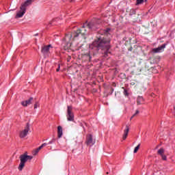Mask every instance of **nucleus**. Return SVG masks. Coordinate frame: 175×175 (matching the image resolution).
<instances>
[{
    "instance_id": "nucleus-1",
    "label": "nucleus",
    "mask_w": 175,
    "mask_h": 175,
    "mask_svg": "<svg viewBox=\"0 0 175 175\" xmlns=\"http://www.w3.org/2000/svg\"><path fill=\"white\" fill-rule=\"evenodd\" d=\"M110 49H111L110 39L99 37L90 45L89 53L85 54L84 57L89 60V62L96 61L95 56L99 53V50L104 51V57H109Z\"/></svg>"
},
{
    "instance_id": "nucleus-2",
    "label": "nucleus",
    "mask_w": 175,
    "mask_h": 175,
    "mask_svg": "<svg viewBox=\"0 0 175 175\" xmlns=\"http://www.w3.org/2000/svg\"><path fill=\"white\" fill-rule=\"evenodd\" d=\"M85 25H87V23H85L81 29H77L76 31H75L72 34H66L64 40L66 42H68V40H70L72 39V37L73 38H79V36H83V39H85V35H87V29H85Z\"/></svg>"
},
{
    "instance_id": "nucleus-3",
    "label": "nucleus",
    "mask_w": 175,
    "mask_h": 175,
    "mask_svg": "<svg viewBox=\"0 0 175 175\" xmlns=\"http://www.w3.org/2000/svg\"><path fill=\"white\" fill-rule=\"evenodd\" d=\"M33 159V156H27V155H21L19 157V159L21 161V163L19 164V166L18 167V170L21 172L23 169H24V167L25 166V163L28 162V161H31Z\"/></svg>"
},
{
    "instance_id": "nucleus-4",
    "label": "nucleus",
    "mask_w": 175,
    "mask_h": 175,
    "mask_svg": "<svg viewBox=\"0 0 175 175\" xmlns=\"http://www.w3.org/2000/svg\"><path fill=\"white\" fill-rule=\"evenodd\" d=\"M73 107L72 106L67 107V120L68 121H75V114L72 111Z\"/></svg>"
},
{
    "instance_id": "nucleus-5",
    "label": "nucleus",
    "mask_w": 175,
    "mask_h": 175,
    "mask_svg": "<svg viewBox=\"0 0 175 175\" xmlns=\"http://www.w3.org/2000/svg\"><path fill=\"white\" fill-rule=\"evenodd\" d=\"M29 129H30L29 123L27 122L26 124V126H25L24 130L20 132L19 137H21V139H24V137H25L28 135V132H29Z\"/></svg>"
},
{
    "instance_id": "nucleus-6",
    "label": "nucleus",
    "mask_w": 175,
    "mask_h": 175,
    "mask_svg": "<svg viewBox=\"0 0 175 175\" xmlns=\"http://www.w3.org/2000/svg\"><path fill=\"white\" fill-rule=\"evenodd\" d=\"M33 2H35V0H26L23 3L21 4L20 10L27 12V8H28V6H31Z\"/></svg>"
},
{
    "instance_id": "nucleus-7",
    "label": "nucleus",
    "mask_w": 175,
    "mask_h": 175,
    "mask_svg": "<svg viewBox=\"0 0 175 175\" xmlns=\"http://www.w3.org/2000/svg\"><path fill=\"white\" fill-rule=\"evenodd\" d=\"M167 46V43L163 44L161 46L157 47V48H154L152 49V53L154 54H157L158 53H162V51H165V48Z\"/></svg>"
},
{
    "instance_id": "nucleus-8",
    "label": "nucleus",
    "mask_w": 175,
    "mask_h": 175,
    "mask_svg": "<svg viewBox=\"0 0 175 175\" xmlns=\"http://www.w3.org/2000/svg\"><path fill=\"white\" fill-rule=\"evenodd\" d=\"M87 27L89 29H92V31H95L98 28V23H96V21L94 20L88 23Z\"/></svg>"
},
{
    "instance_id": "nucleus-9",
    "label": "nucleus",
    "mask_w": 175,
    "mask_h": 175,
    "mask_svg": "<svg viewBox=\"0 0 175 175\" xmlns=\"http://www.w3.org/2000/svg\"><path fill=\"white\" fill-rule=\"evenodd\" d=\"M85 143L88 146H90V147L95 144V141L92 139V135H88Z\"/></svg>"
},
{
    "instance_id": "nucleus-10",
    "label": "nucleus",
    "mask_w": 175,
    "mask_h": 175,
    "mask_svg": "<svg viewBox=\"0 0 175 175\" xmlns=\"http://www.w3.org/2000/svg\"><path fill=\"white\" fill-rule=\"evenodd\" d=\"M50 47H51V45H47L42 47L41 53L44 54V55H46V54H49V52L50 51Z\"/></svg>"
},
{
    "instance_id": "nucleus-11",
    "label": "nucleus",
    "mask_w": 175,
    "mask_h": 175,
    "mask_svg": "<svg viewBox=\"0 0 175 175\" xmlns=\"http://www.w3.org/2000/svg\"><path fill=\"white\" fill-rule=\"evenodd\" d=\"M32 100H33V97H30L29 100H25V101H22L21 102V105L24 107H27V106H28V105H31L32 104Z\"/></svg>"
},
{
    "instance_id": "nucleus-12",
    "label": "nucleus",
    "mask_w": 175,
    "mask_h": 175,
    "mask_svg": "<svg viewBox=\"0 0 175 175\" xmlns=\"http://www.w3.org/2000/svg\"><path fill=\"white\" fill-rule=\"evenodd\" d=\"M126 13H128L129 16H135L136 14V9L134 8H126Z\"/></svg>"
},
{
    "instance_id": "nucleus-13",
    "label": "nucleus",
    "mask_w": 175,
    "mask_h": 175,
    "mask_svg": "<svg viewBox=\"0 0 175 175\" xmlns=\"http://www.w3.org/2000/svg\"><path fill=\"white\" fill-rule=\"evenodd\" d=\"M128 133H129V126L128 125L126 126V129L124 131V135H123V140H125L126 137H128Z\"/></svg>"
},
{
    "instance_id": "nucleus-14",
    "label": "nucleus",
    "mask_w": 175,
    "mask_h": 175,
    "mask_svg": "<svg viewBox=\"0 0 175 175\" xmlns=\"http://www.w3.org/2000/svg\"><path fill=\"white\" fill-rule=\"evenodd\" d=\"M63 131H62V126H57V137L58 139H61L62 137Z\"/></svg>"
},
{
    "instance_id": "nucleus-15",
    "label": "nucleus",
    "mask_w": 175,
    "mask_h": 175,
    "mask_svg": "<svg viewBox=\"0 0 175 175\" xmlns=\"http://www.w3.org/2000/svg\"><path fill=\"white\" fill-rule=\"evenodd\" d=\"M25 12L24 10H20L16 13V15L15 16V18H21V17H23V16H24V14H25Z\"/></svg>"
},
{
    "instance_id": "nucleus-16",
    "label": "nucleus",
    "mask_w": 175,
    "mask_h": 175,
    "mask_svg": "<svg viewBox=\"0 0 175 175\" xmlns=\"http://www.w3.org/2000/svg\"><path fill=\"white\" fill-rule=\"evenodd\" d=\"M143 103H144V98H143V96H139L137 98V105L139 106L140 105H143Z\"/></svg>"
},
{
    "instance_id": "nucleus-17",
    "label": "nucleus",
    "mask_w": 175,
    "mask_h": 175,
    "mask_svg": "<svg viewBox=\"0 0 175 175\" xmlns=\"http://www.w3.org/2000/svg\"><path fill=\"white\" fill-rule=\"evenodd\" d=\"M158 155H160L162 157V155L165 154V149L163 148H161L158 151H157Z\"/></svg>"
},
{
    "instance_id": "nucleus-18",
    "label": "nucleus",
    "mask_w": 175,
    "mask_h": 175,
    "mask_svg": "<svg viewBox=\"0 0 175 175\" xmlns=\"http://www.w3.org/2000/svg\"><path fill=\"white\" fill-rule=\"evenodd\" d=\"M40 150H42V149L39 146L38 148H36L32 151V154L34 156L38 155V153L39 152V151H40Z\"/></svg>"
},
{
    "instance_id": "nucleus-19",
    "label": "nucleus",
    "mask_w": 175,
    "mask_h": 175,
    "mask_svg": "<svg viewBox=\"0 0 175 175\" xmlns=\"http://www.w3.org/2000/svg\"><path fill=\"white\" fill-rule=\"evenodd\" d=\"M147 0H145V2H146ZM144 3V0H137L136 4L137 5H142V3Z\"/></svg>"
},
{
    "instance_id": "nucleus-20",
    "label": "nucleus",
    "mask_w": 175,
    "mask_h": 175,
    "mask_svg": "<svg viewBox=\"0 0 175 175\" xmlns=\"http://www.w3.org/2000/svg\"><path fill=\"white\" fill-rule=\"evenodd\" d=\"M123 94L125 96H129V93L128 92V90L125 88H124Z\"/></svg>"
},
{
    "instance_id": "nucleus-21",
    "label": "nucleus",
    "mask_w": 175,
    "mask_h": 175,
    "mask_svg": "<svg viewBox=\"0 0 175 175\" xmlns=\"http://www.w3.org/2000/svg\"><path fill=\"white\" fill-rule=\"evenodd\" d=\"M139 148H140V144H138L134 149V154H136L137 151H139Z\"/></svg>"
},
{
    "instance_id": "nucleus-22",
    "label": "nucleus",
    "mask_w": 175,
    "mask_h": 175,
    "mask_svg": "<svg viewBox=\"0 0 175 175\" xmlns=\"http://www.w3.org/2000/svg\"><path fill=\"white\" fill-rule=\"evenodd\" d=\"M139 113L140 111L139 110H136L135 113L131 116V120H132L133 117H136V116H137V114H139Z\"/></svg>"
},
{
    "instance_id": "nucleus-23",
    "label": "nucleus",
    "mask_w": 175,
    "mask_h": 175,
    "mask_svg": "<svg viewBox=\"0 0 175 175\" xmlns=\"http://www.w3.org/2000/svg\"><path fill=\"white\" fill-rule=\"evenodd\" d=\"M161 157L163 161H167V157H166V155L163 154Z\"/></svg>"
},
{
    "instance_id": "nucleus-24",
    "label": "nucleus",
    "mask_w": 175,
    "mask_h": 175,
    "mask_svg": "<svg viewBox=\"0 0 175 175\" xmlns=\"http://www.w3.org/2000/svg\"><path fill=\"white\" fill-rule=\"evenodd\" d=\"M55 138H53L49 143L48 144H53V143H55Z\"/></svg>"
},
{
    "instance_id": "nucleus-25",
    "label": "nucleus",
    "mask_w": 175,
    "mask_h": 175,
    "mask_svg": "<svg viewBox=\"0 0 175 175\" xmlns=\"http://www.w3.org/2000/svg\"><path fill=\"white\" fill-rule=\"evenodd\" d=\"M46 146H47V144H46V143H44V144H42L40 146V149L42 150V148H43V147H46Z\"/></svg>"
},
{
    "instance_id": "nucleus-26",
    "label": "nucleus",
    "mask_w": 175,
    "mask_h": 175,
    "mask_svg": "<svg viewBox=\"0 0 175 175\" xmlns=\"http://www.w3.org/2000/svg\"><path fill=\"white\" fill-rule=\"evenodd\" d=\"M59 69H61V64H58V67L56 69V72H58L59 70Z\"/></svg>"
},
{
    "instance_id": "nucleus-27",
    "label": "nucleus",
    "mask_w": 175,
    "mask_h": 175,
    "mask_svg": "<svg viewBox=\"0 0 175 175\" xmlns=\"http://www.w3.org/2000/svg\"><path fill=\"white\" fill-rule=\"evenodd\" d=\"M21 155H26V157H31L30 155H28V152H25L23 154Z\"/></svg>"
},
{
    "instance_id": "nucleus-28",
    "label": "nucleus",
    "mask_w": 175,
    "mask_h": 175,
    "mask_svg": "<svg viewBox=\"0 0 175 175\" xmlns=\"http://www.w3.org/2000/svg\"><path fill=\"white\" fill-rule=\"evenodd\" d=\"M34 109H38V103H37L34 105Z\"/></svg>"
},
{
    "instance_id": "nucleus-29",
    "label": "nucleus",
    "mask_w": 175,
    "mask_h": 175,
    "mask_svg": "<svg viewBox=\"0 0 175 175\" xmlns=\"http://www.w3.org/2000/svg\"><path fill=\"white\" fill-rule=\"evenodd\" d=\"M133 21H134V23H136V21H137V18H134Z\"/></svg>"
},
{
    "instance_id": "nucleus-30",
    "label": "nucleus",
    "mask_w": 175,
    "mask_h": 175,
    "mask_svg": "<svg viewBox=\"0 0 175 175\" xmlns=\"http://www.w3.org/2000/svg\"><path fill=\"white\" fill-rule=\"evenodd\" d=\"M110 31V29H107V32H109Z\"/></svg>"
},
{
    "instance_id": "nucleus-31",
    "label": "nucleus",
    "mask_w": 175,
    "mask_h": 175,
    "mask_svg": "<svg viewBox=\"0 0 175 175\" xmlns=\"http://www.w3.org/2000/svg\"><path fill=\"white\" fill-rule=\"evenodd\" d=\"M38 33H36V34H35V36H38Z\"/></svg>"
},
{
    "instance_id": "nucleus-32",
    "label": "nucleus",
    "mask_w": 175,
    "mask_h": 175,
    "mask_svg": "<svg viewBox=\"0 0 175 175\" xmlns=\"http://www.w3.org/2000/svg\"><path fill=\"white\" fill-rule=\"evenodd\" d=\"M111 90H112V92L114 91V89L111 88Z\"/></svg>"
},
{
    "instance_id": "nucleus-33",
    "label": "nucleus",
    "mask_w": 175,
    "mask_h": 175,
    "mask_svg": "<svg viewBox=\"0 0 175 175\" xmlns=\"http://www.w3.org/2000/svg\"><path fill=\"white\" fill-rule=\"evenodd\" d=\"M107 174H109V172H107Z\"/></svg>"
}]
</instances>
